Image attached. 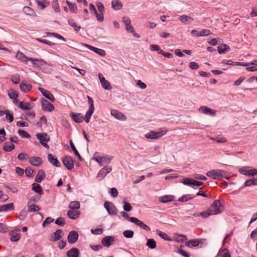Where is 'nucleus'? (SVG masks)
I'll return each instance as SVG.
<instances>
[{
  "instance_id": "nucleus-32",
  "label": "nucleus",
  "mask_w": 257,
  "mask_h": 257,
  "mask_svg": "<svg viewBox=\"0 0 257 257\" xmlns=\"http://www.w3.org/2000/svg\"><path fill=\"white\" fill-rule=\"evenodd\" d=\"M32 190L35 192L41 195L44 193L40 185L36 183L32 184Z\"/></svg>"
},
{
  "instance_id": "nucleus-34",
  "label": "nucleus",
  "mask_w": 257,
  "mask_h": 257,
  "mask_svg": "<svg viewBox=\"0 0 257 257\" xmlns=\"http://www.w3.org/2000/svg\"><path fill=\"white\" fill-rule=\"evenodd\" d=\"M185 245L189 247H196L199 246L197 239H191L185 243Z\"/></svg>"
},
{
  "instance_id": "nucleus-49",
  "label": "nucleus",
  "mask_w": 257,
  "mask_h": 257,
  "mask_svg": "<svg viewBox=\"0 0 257 257\" xmlns=\"http://www.w3.org/2000/svg\"><path fill=\"white\" fill-rule=\"evenodd\" d=\"M123 235L126 238H132L134 235V232L131 230H126L123 232Z\"/></svg>"
},
{
  "instance_id": "nucleus-22",
  "label": "nucleus",
  "mask_w": 257,
  "mask_h": 257,
  "mask_svg": "<svg viewBox=\"0 0 257 257\" xmlns=\"http://www.w3.org/2000/svg\"><path fill=\"white\" fill-rule=\"evenodd\" d=\"M30 61L32 62L34 67H40L46 64L45 62L42 59L30 58Z\"/></svg>"
},
{
  "instance_id": "nucleus-55",
  "label": "nucleus",
  "mask_w": 257,
  "mask_h": 257,
  "mask_svg": "<svg viewBox=\"0 0 257 257\" xmlns=\"http://www.w3.org/2000/svg\"><path fill=\"white\" fill-rule=\"evenodd\" d=\"M38 5L41 7L42 9H45L48 5V3L46 0H43V1L40 2L39 1H37Z\"/></svg>"
},
{
  "instance_id": "nucleus-36",
  "label": "nucleus",
  "mask_w": 257,
  "mask_h": 257,
  "mask_svg": "<svg viewBox=\"0 0 257 257\" xmlns=\"http://www.w3.org/2000/svg\"><path fill=\"white\" fill-rule=\"evenodd\" d=\"M19 107L23 110H29L33 107V105L30 103H26L22 101L20 102Z\"/></svg>"
},
{
  "instance_id": "nucleus-40",
  "label": "nucleus",
  "mask_w": 257,
  "mask_h": 257,
  "mask_svg": "<svg viewBox=\"0 0 257 257\" xmlns=\"http://www.w3.org/2000/svg\"><path fill=\"white\" fill-rule=\"evenodd\" d=\"M244 185L245 187H250L252 185H257V178L247 180L244 182Z\"/></svg>"
},
{
  "instance_id": "nucleus-46",
  "label": "nucleus",
  "mask_w": 257,
  "mask_h": 257,
  "mask_svg": "<svg viewBox=\"0 0 257 257\" xmlns=\"http://www.w3.org/2000/svg\"><path fill=\"white\" fill-rule=\"evenodd\" d=\"M68 23L77 32H78L81 29V27L77 26V25L75 23L73 20H69Z\"/></svg>"
},
{
  "instance_id": "nucleus-11",
  "label": "nucleus",
  "mask_w": 257,
  "mask_h": 257,
  "mask_svg": "<svg viewBox=\"0 0 257 257\" xmlns=\"http://www.w3.org/2000/svg\"><path fill=\"white\" fill-rule=\"evenodd\" d=\"M78 237V234L76 231H71L67 237L68 241L70 243H74L77 241Z\"/></svg>"
},
{
  "instance_id": "nucleus-57",
  "label": "nucleus",
  "mask_w": 257,
  "mask_h": 257,
  "mask_svg": "<svg viewBox=\"0 0 257 257\" xmlns=\"http://www.w3.org/2000/svg\"><path fill=\"white\" fill-rule=\"evenodd\" d=\"M54 219L51 217H47L42 223V226L45 227L47 224H49L54 221Z\"/></svg>"
},
{
  "instance_id": "nucleus-47",
  "label": "nucleus",
  "mask_w": 257,
  "mask_h": 257,
  "mask_svg": "<svg viewBox=\"0 0 257 257\" xmlns=\"http://www.w3.org/2000/svg\"><path fill=\"white\" fill-rule=\"evenodd\" d=\"M19 135L22 137L23 138H31V136L25 131L19 129L18 131Z\"/></svg>"
},
{
  "instance_id": "nucleus-45",
  "label": "nucleus",
  "mask_w": 257,
  "mask_h": 257,
  "mask_svg": "<svg viewBox=\"0 0 257 257\" xmlns=\"http://www.w3.org/2000/svg\"><path fill=\"white\" fill-rule=\"evenodd\" d=\"M147 245L151 249H154L156 247V242L154 239H149L147 242Z\"/></svg>"
},
{
  "instance_id": "nucleus-20",
  "label": "nucleus",
  "mask_w": 257,
  "mask_h": 257,
  "mask_svg": "<svg viewBox=\"0 0 257 257\" xmlns=\"http://www.w3.org/2000/svg\"><path fill=\"white\" fill-rule=\"evenodd\" d=\"M48 160L54 166L57 167L61 166V164L58 159L51 154H49L48 155Z\"/></svg>"
},
{
  "instance_id": "nucleus-18",
  "label": "nucleus",
  "mask_w": 257,
  "mask_h": 257,
  "mask_svg": "<svg viewBox=\"0 0 257 257\" xmlns=\"http://www.w3.org/2000/svg\"><path fill=\"white\" fill-rule=\"evenodd\" d=\"M36 137L40 141V143L48 142L50 141V137L46 133H38L36 135Z\"/></svg>"
},
{
  "instance_id": "nucleus-23",
  "label": "nucleus",
  "mask_w": 257,
  "mask_h": 257,
  "mask_svg": "<svg viewBox=\"0 0 257 257\" xmlns=\"http://www.w3.org/2000/svg\"><path fill=\"white\" fill-rule=\"evenodd\" d=\"M46 177V174L43 170H39L37 175L35 179V182L40 183Z\"/></svg>"
},
{
  "instance_id": "nucleus-25",
  "label": "nucleus",
  "mask_w": 257,
  "mask_h": 257,
  "mask_svg": "<svg viewBox=\"0 0 257 257\" xmlns=\"http://www.w3.org/2000/svg\"><path fill=\"white\" fill-rule=\"evenodd\" d=\"M230 48L226 44H222L217 47V51L219 54H225L229 51Z\"/></svg>"
},
{
  "instance_id": "nucleus-43",
  "label": "nucleus",
  "mask_w": 257,
  "mask_h": 257,
  "mask_svg": "<svg viewBox=\"0 0 257 257\" xmlns=\"http://www.w3.org/2000/svg\"><path fill=\"white\" fill-rule=\"evenodd\" d=\"M70 146H71V149H72V150L73 151L75 155L78 157V158H79V159L80 160V161H82V157H81L80 155L79 154V152H78V151L77 150L76 147H75L74 144L73 143V142L72 141H70Z\"/></svg>"
},
{
  "instance_id": "nucleus-30",
  "label": "nucleus",
  "mask_w": 257,
  "mask_h": 257,
  "mask_svg": "<svg viewBox=\"0 0 257 257\" xmlns=\"http://www.w3.org/2000/svg\"><path fill=\"white\" fill-rule=\"evenodd\" d=\"M112 8L115 10H119L122 7L121 2L119 0H113L111 2Z\"/></svg>"
},
{
  "instance_id": "nucleus-26",
  "label": "nucleus",
  "mask_w": 257,
  "mask_h": 257,
  "mask_svg": "<svg viewBox=\"0 0 257 257\" xmlns=\"http://www.w3.org/2000/svg\"><path fill=\"white\" fill-rule=\"evenodd\" d=\"M14 206L13 203H10L0 206V212L3 211H8L9 210H13Z\"/></svg>"
},
{
  "instance_id": "nucleus-42",
  "label": "nucleus",
  "mask_w": 257,
  "mask_h": 257,
  "mask_svg": "<svg viewBox=\"0 0 257 257\" xmlns=\"http://www.w3.org/2000/svg\"><path fill=\"white\" fill-rule=\"evenodd\" d=\"M28 210H26L25 208L22 209L19 213L18 218L21 220H24L27 216Z\"/></svg>"
},
{
  "instance_id": "nucleus-59",
  "label": "nucleus",
  "mask_w": 257,
  "mask_h": 257,
  "mask_svg": "<svg viewBox=\"0 0 257 257\" xmlns=\"http://www.w3.org/2000/svg\"><path fill=\"white\" fill-rule=\"evenodd\" d=\"M210 139L213 141H215L218 143H223L226 142V141L225 138L221 137H217L216 138L210 137Z\"/></svg>"
},
{
  "instance_id": "nucleus-38",
  "label": "nucleus",
  "mask_w": 257,
  "mask_h": 257,
  "mask_svg": "<svg viewBox=\"0 0 257 257\" xmlns=\"http://www.w3.org/2000/svg\"><path fill=\"white\" fill-rule=\"evenodd\" d=\"M10 235L11 236V240L13 242L18 241L20 239L21 236L20 233H17L14 232H10Z\"/></svg>"
},
{
  "instance_id": "nucleus-44",
  "label": "nucleus",
  "mask_w": 257,
  "mask_h": 257,
  "mask_svg": "<svg viewBox=\"0 0 257 257\" xmlns=\"http://www.w3.org/2000/svg\"><path fill=\"white\" fill-rule=\"evenodd\" d=\"M217 255L219 257H230V254L228 253V250L226 248L220 250L218 253Z\"/></svg>"
},
{
  "instance_id": "nucleus-14",
  "label": "nucleus",
  "mask_w": 257,
  "mask_h": 257,
  "mask_svg": "<svg viewBox=\"0 0 257 257\" xmlns=\"http://www.w3.org/2000/svg\"><path fill=\"white\" fill-rule=\"evenodd\" d=\"M84 46L100 56L104 57L106 55L105 51L104 50L94 47L87 44H85Z\"/></svg>"
},
{
  "instance_id": "nucleus-10",
  "label": "nucleus",
  "mask_w": 257,
  "mask_h": 257,
  "mask_svg": "<svg viewBox=\"0 0 257 257\" xmlns=\"http://www.w3.org/2000/svg\"><path fill=\"white\" fill-rule=\"evenodd\" d=\"M112 171L111 167H105L102 168L97 175V178L99 180L102 179L107 174Z\"/></svg>"
},
{
  "instance_id": "nucleus-35",
  "label": "nucleus",
  "mask_w": 257,
  "mask_h": 257,
  "mask_svg": "<svg viewBox=\"0 0 257 257\" xmlns=\"http://www.w3.org/2000/svg\"><path fill=\"white\" fill-rule=\"evenodd\" d=\"M15 148V145L12 142H6L3 146V149L6 152H10Z\"/></svg>"
},
{
  "instance_id": "nucleus-4",
  "label": "nucleus",
  "mask_w": 257,
  "mask_h": 257,
  "mask_svg": "<svg viewBox=\"0 0 257 257\" xmlns=\"http://www.w3.org/2000/svg\"><path fill=\"white\" fill-rule=\"evenodd\" d=\"M221 202L218 200H215L209 208V211L211 215H216L220 213L222 211Z\"/></svg>"
},
{
  "instance_id": "nucleus-41",
  "label": "nucleus",
  "mask_w": 257,
  "mask_h": 257,
  "mask_svg": "<svg viewBox=\"0 0 257 257\" xmlns=\"http://www.w3.org/2000/svg\"><path fill=\"white\" fill-rule=\"evenodd\" d=\"M80 207V204L79 202L77 201H71L69 205V208L71 209H78Z\"/></svg>"
},
{
  "instance_id": "nucleus-56",
  "label": "nucleus",
  "mask_w": 257,
  "mask_h": 257,
  "mask_svg": "<svg viewBox=\"0 0 257 257\" xmlns=\"http://www.w3.org/2000/svg\"><path fill=\"white\" fill-rule=\"evenodd\" d=\"M96 6L97 7L98 10L100 13H103L105 10L104 7L101 2H97Z\"/></svg>"
},
{
  "instance_id": "nucleus-28",
  "label": "nucleus",
  "mask_w": 257,
  "mask_h": 257,
  "mask_svg": "<svg viewBox=\"0 0 257 257\" xmlns=\"http://www.w3.org/2000/svg\"><path fill=\"white\" fill-rule=\"evenodd\" d=\"M174 198L173 195H164L160 197L159 200L160 202L164 203L173 201Z\"/></svg>"
},
{
  "instance_id": "nucleus-52",
  "label": "nucleus",
  "mask_w": 257,
  "mask_h": 257,
  "mask_svg": "<svg viewBox=\"0 0 257 257\" xmlns=\"http://www.w3.org/2000/svg\"><path fill=\"white\" fill-rule=\"evenodd\" d=\"M52 5L53 8L56 13H59L60 12V9L59 6L58 0H53Z\"/></svg>"
},
{
  "instance_id": "nucleus-60",
  "label": "nucleus",
  "mask_w": 257,
  "mask_h": 257,
  "mask_svg": "<svg viewBox=\"0 0 257 257\" xmlns=\"http://www.w3.org/2000/svg\"><path fill=\"white\" fill-rule=\"evenodd\" d=\"M55 223L56 224L60 225V226H64L65 224V220L62 217H59V218H58L56 220Z\"/></svg>"
},
{
  "instance_id": "nucleus-13",
  "label": "nucleus",
  "mask_w": 257,
  "mask_h": 257,
  "mask_svg": "<svg viewBox=\"0 0 257 257\" xmlns=\"http://www.w3.org/2000/svg\"><path fill=\"white\" fill-rule=\"evenodd\" d=\"M111 114L115 118L120 120L124 121L126 119V117L125 115H124L121 112L115 109H112L111 110Z\"/></svg>"
},
{
  "instance_id": "nucleus-19",
  "label": "nucleus",
  "mask_w": 257,
  "mask_h": 257,
  "mask_svg": "<svg viewBox=\"0 0 257 257\" xmlns=\"http://www.w3.org/2000/svg\"><path fill=\"white\" fill-rule=\"evenodd\" d=\"M63 231L61 229H57L55 233L51 235L50 240L52 242H55L59 240L62 237L61 233Z\"/></svg>"
},
{
  "instance_id": "nucleus-29",
  "label": "nucleus",
  "mask_w": 257,
  "mask_h": 257,
  "mask_svg": "<svg viewBox=\"0 0 257 257\" xmlns=\"http://www.w3.org/2000/svg\"><path fill=\"white\" fill-rule=\"evenodd\" d=\"M67 215L70 218L76 219L79 217L80 213L78 211L70 210L68 211Z\"/></svg>"
},
{
  "instance_id": "nucleus-2",
  "label": "nucleus",
  "mask_w": 257,
  "mask_h": 257,
  "mask_svg": "<svg viewBox=\"0 0 257 257\" xmlns=\"http://www.w3.org/2000/svg\"><path fill=\"white\" fill-rule=\"evenodd\" d=\"M206 175L215 180L220 179L221 178H229L227 172L220 169L211 170L206 173Z\"/></svg>"
},
{
  "instance_id": "nucleus-7",
  "label": "nucleus",
  "mask_w": 257,
  "mask_h": 257,
  "mask_svg": "<svg viewBox=\"0 0 257 257\" xmlns=\"http://www.w3.org/2000/svg\"><path fill=\"white\" fill-rule=\"evenodd\" d=\"M104 207L110 215H115L117 213L116 208L112 202H105L104 204Z\"/></svg>"
},
{
  "instance_id": "nucleus-51",
  "label": "nucleus",
  "mask_w": 257,
  "mask_h": 257,
  "mask_svg": "<svg viewBox=\"0 0 257 257\" xmlns=\"http://www.w3.org/2000/svg\"><path fill=\"white\" fill-rule=\"evenodd\" d=\"M66 3H67L68 6L69 7V8L70 9V11H71L73 13L77 12V7H76V4L75 3L72 4L68 1H67Z\"/></svg>"
},
{
  "instance_id": "nucleus-50",
  "label": "nucleus",
  "mask_w": 257,
  "mask_h": 257,
  "mask_svg": "<svg viewBox=\"0 0 257 257\" xmlns=\"http://www.w3.org/2000/svg\"><path fill=\"white\" fill-rule=\"evenodd\" d=\"M11 80L14 84H18L21 80L20 76L19 74L13 75L11 76Z\"/></svg>"
},
{
  "instance_id": "nucleus-39",
  "label": "nucleus",
  "mask_w": 257,
  "mask_h": 257,
  "mask_svg": "<svg viewBox=\"0 0 257 257\" xmlns=\"http://www.w3.org/2000/svg\"><path fill=\"white\" fill-rule=\"evenodd\" d=\"M194 197H195V196H193L191 194L184 195L183 196H182L181 198H180L178 199V201L180 202H184L188 201Z\"/></svg>"
},
{
  "instance_id": "nucleus-21",
  "label": "nucleus",
  "mask_w": 257,
  "mask_h": 257,
  "mask_svg": "<svg viewBox=\"0 0 257 257\" xmlns=\"http://www.w3.org/2000/svg\"><path fill=\"white\" fill-rule=\"evenodd\" d=\"M79 254V249L75 247L72 248L66 253L67 257H78Z\"/></svg>"
},
{
  "instance_id": "nucleus-16",
  "label": "nucleus",
  "mask_w": 257,
  "mask_h": 257,
  "mask_svg": "<svg viewBox=\"0 0 257 257\" xmlns=\"http://www.w3.org/2000/svg\"><path fill=\"white\" fill-rule=\"evenodd\" d=\"M29 162L33 166H38L42 164V160L39 157H32L29 158Z\"/></svg>"
},
{
  "instance_id": "nucleus-63",
  "label": "nucleus",
  "mask_w": 257,
  "mask_h": 257,
  "mask_svg": "<svg viewBox=\"0 0 257 257\" xmlns=\"http://www.w3.org/2000/svg\"><path fill=\"white\" fill-rule=\"evenodd\" d=\"M198 242V245H200V247H202L207 245L206 239L205 238H199L197 239Z\"/></svg>"
},
{
  "instance_id": "nucleus-3",
  "label": "nucleus",
  "mask_w": 257,
  "mask_h": 257,
  "mask_svg": "<svg viewBox=\"0 0 257 257\" xmlns=\"http://www.w3.org/2000/svg\"><path fill=\"white\" fill-rule=\"evenodd\" d=\"M167 132V130L164 128L159 129V132H155V131H151L149 133L145 134V137L147 139H158L162 136Z\"/></svg>"
},
{
  "instance_id": "nucleus-12",
  "label": "nucleus",
  "mask_w": 257,
  "mask_h": 257,
  "mask_svg": "<svg viewBox=\"0 0 257 257\" xmlns=\"http://www.w3.org/2000/svg\"><path fill=\"white\" fill-rule=\"evenodd\" d=\"M131 222L135 223L136 225L140 227L141 228L146 230H150V228L146 224L144 223L143 221L139 220L137 218H133L131 219Z\"/></svg>"
},
{
  "instance_id": "nucleus-9",
  "label": "nucleus",
  "mask_w": 257,
  "mask_h": 257,
  "mask_svg": "<svg viewBox=\"0 0 257 257\" xmlns=\"http://www.w3.org/2000/svg\"><path fill=\"white\" fill-rule=\"evenodd\" d=\"M63 163L64 166L68 169L72 170L74 167V162L72 158L69 156H66L63 158Z\"/></svg>"
},
{
  "instance_id": "nucleus-8",
  "label": "nucleus",
  "mask_w": 257,
  "mask_h": 257,
  "mask_svg": "<svg viewBox=\"0 0 257 257\" xmlns=\"http://www.w3.org/2000/svg\"><path fill=\"white\" fill-rule=\"evenodd\" d=\"M41 104L42 109L44 111H52L54 109V105L45 98L41 99Z\"/></svg>"
},
{
  "instance_id": "nucleus-61",
  "label": "nucleus",
  "mask_w": 257,
  "mask_h": 257,
  "mask_svg": "<svg viewBox=\"0 0 257 257\" xmlns=\"http://www.w3.org/2000/svg\"><path fill=\"white\" fill-rule=\"evenodd\" d=\"M40 198H41V197L38 195H35V196H32L29 199L28 202H30L32 203H36L39 201V200L40 199Z\"/></svg>"
},
{
  "instance_id": "nucleus-6",
  "label": "nucleus",
  "mask_w": 257,
  "mask_h": 257,
  "mask_svg": "<svg viewBox=\"0 0 257 257\" xmlns=\"http://www.w3.org/2000/svg\"><path fill=\"white\" fill-rule=\"evenodd\" d=\"M250 168V167L249 166L242 167L239 169V172L242 175L248 176H253L256 175L257 169H253L249 170L248 169Z\"/></svg>"
},
{
  "instance_id": "nucleus-5",
  "label": "nucleus",
  "mask_w": 257,
  "mask_h": 257,
  "mask_svg": "<svg viewBox=\"0 0 257 257\" xmlns=\"http://www.w3.org/2000/svg\"><path fill=\"white\" fill-rule=\"evenodd\" d=\"M93 160L96 161L100 166H103L104 164H109L110 163L111 158L107 156H100L95 153L93 157Z\"/></svg>"
},
{
  "instance_id": "nucleus-62",
  "label": "nucleus",
  "mask_w": 257,
  "mask_h": 257,
  "mask_svg": "<svg viewBox=\"0 0 257 257\" xmlns=\"http://www.w3.org/2000/svg\"><path fill=\"white\" fill-rule=\"evenodd\" d=\"M101 84L102 87L104 89H107V90H109L111 89L110 84L107 80H106L105 81H104L103 82H102Z\"/></svg>"
},
{
  "instance_id": "nucleus-27",
  "label": "nucleus",
  "mask_w": 257,
  "mask_h": 257,
  "mask_svg": "<svg viewBox=\"0 0 257 257\" xmlns=\"http://www.w3.org/2000/svg\"><path fill=\"white\" fill-rule=\"evenodd\" d=\"M27 206L28 208V211L30 212H35L40 210V208L34 203L28 202Z\"/></svg>"
},
{
  "instance_id": "nucleus-33",
  "label": "nucleus",
  "mask_w": 257,
  "mask_h": 257,
  "mask_svg": "<svg viewBox=\"0 0 257 257\" xmlns=\"http://www.w3.org/2000/svg\"><path fill=\"white\" fill-rule=\"evenodd\" d=\"M156 233L160 237H161L162 238L164 239L165 240H167V241H171L172 240V239L170 238V236H169V235L167 234H166V233H165L164 232L160 231L159 229H157Z\"/></svg>"
},
{
  "instance_id": "nucleus-15",
  "label": "nucleus",
  "mask_w": 257,
  "mask_h": 257,
  "mask_svg": "<svg viewBox=\"0 0 257 257\" xmlns=\"http://www.w3.org/2000/svg\"><path fill=\"white\" fill-rule=\"evenodd\" d=\"M199 111L206 114L214 116L215 114L216 111L209 108L207 106H203L200 107Z\"/></svg>"
},
{
  "instance_id": "nucleus-64",
  "label": "nucleus",
  "mask_w": 257,
  "mask_h": 257,
  "mask_svg": "<svg viewBox=\"0 0 257 257\" xmlns=\"http://www.w3.org/2000/svg\"><path fill=\"white\" fill-rule=\"evenodd\" d=\"M189 66L193 70H196L199 68V65L195 62H191L189 64Z\"/></svg>"
},
{
  "instance_id": "nucleus-48",
  "label": "nucleus",
  "mask_w": 257,
  "mask_h": 257,
  "mask_svg": "<svg viewBox=\"0 0 257 257\" xmlns=\"http://www.w3.org/2000/svg\"><path fill=\"white\" fill-rule=\"evenodd\" d=\"M179 20L183 23H185L186 22H192L193 21V18L190 17H188L186 15H182L179 17Z\"/></svg>"
},
{
  "instance_id": "nucleus-37",
  "label": "nucleus",
  "mask_w": 257,
  "mask_h": 257,
  "mask_svg": "<svg viewBox=\"0 0 257 257\" xmlns=\"http://www.w3.org/2000/svg\"><path fill=\"white\" fill-rule=\"evenodd\" d=\"M23 12L27 15L34 16H36L35 11L29 7H24L23 8Z\"/></svg>"
},
{
  "instance_id": "nucleus-54",
  "label": "nucleus",
  "mask_w": 257,
  "mask_h": 257,
  "mask_svg": "<svg viewBox=\"0 0 257 257\" xmlns=\"http://www.w3.org/2000/svg\"><path fill=\"white\" fill-rule=\"evenodd\" d=\"M220 43V38H214L212 39L210 41L208 42V43L212 46H216L217 45L219 44Z\"/></svg>"
},
{
  "instance_id": "nucleus-24",
  "label": "nucleus",
  "mask_w": 257,
  "mask_h": 257,
  "mask_svg": "<svg viewBox=\"0 0 257 257\" xmlns=\"http://www.w3.org/2000/svg\"><path fill=\"white\" fill-rule=\"evenodd\" d=\"M114 241L113 237L110 236H105L102 240V244L107 247H109Z\"/></svg>"
},
{
  "instance_id": "nucleus-53",
  "label": "nucleus",
  "mask_w": 257,
  "mask_h": 257,
  "mask_svg": "<svg viewBox=\"0 0 257 257\" xmlns=\"http://www.w3.org/2000/svg\"><path fill=\"white\" fill-rule=\"evenodd\" d=\"M39 90L41 92L43 96H53L49 91L45 90L43 88L39 87Z\"/></svg>"
},
{
  "instance_id": "nucleus-58",
  "label": "nucleus",
  "mask_w": 257,
  "mask_h": 257,
  "mask_svg": "<svg viewBox=\"0 0 257 257\" xmlns=\"http://www.w3.org/2000/svg\"><path fill=\"white\" fill-rule=\"evenodd\" d=\"M193 180V179H192L186 178L183 181H181L180 182L183 183L184 184L186 185L191 186L192 185Z\"/></svg>"
},
{
  "instance_id": "nucleus-17",
  "label": "nucleus",
  "mask_w": 257,
  "mask_h": 257,
  "mask_svg": "<svg viewBox=\"0 0 257 257\" xmlns=\"http://www.w3.org/2000/svg\"><path fill=\"white\" fill-rule=\"evenodd\" d=\"M17 59L21 62L27 63L29 61H30V58H28L24 54L20 51H18L16 55Z\"/></svg>"
},
{
  "instance_id": "nucleus-1",
  "label": "nucleus",
  "mask_w": 257,
  "mask_h": 257,
  "mask_svg": "<svg viewBox=\"0 0 257 257\" xmlns=\"http://www.w3.org/2000/svg\"><path fill=\"white\" fill-rule=\"evenodd\" d=\"M88 99L89 109L86 112L85 117H84L81 113H75L73 112H71L70 113V116L75 122L77 123H81L83 121V119H84L87 123L89 122L91 116L94 112V106L93 104L94 101L92 98L88 97Z\"/></svg>"
},
{
  "instance_id": "nucleus-31",
  "label": "nucleus",
  "mask_w": 257,
  "mask_h": 257,
  "mask_svg": "<svg viewBox=\"0 0 257 257\" xmlns=\"http://www.w3.org/2000/svg\"><path fill=\"white\" fill-rule=\"evenodd\" d=\"M20 87L21 91L24 92H28L32 88V86L30 84L24 82L20 83Z\"/></svg>"
}]
</instances>
